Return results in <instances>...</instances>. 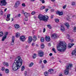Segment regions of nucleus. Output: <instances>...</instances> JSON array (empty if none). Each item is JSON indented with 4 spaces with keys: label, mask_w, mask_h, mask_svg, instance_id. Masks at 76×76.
Wrapping results in <instances>:
<instances>
[{
    "label": "nucleus",
    "mask_w": 76,
    "mask_h": 76,
    "mask_svg": "<svg viewBox=\"0 0 76 76\" xmlns=\"http://www.w3.org/2000/svg\"><path fill=\"white\" fill-rule=\"evenodd\" d=\"M5 72L6 73H8L9 72V70L8 69H5Z\"/></svg>",
    "instance_id": "nucleus-29"
},
{
    "label": "nucleus",
    "mask_w": 76,
    "mask_h": 76,
    "mask_svg": "<svg viewBox=\"0 0 76 76\" xmlns=\"http://www.w3.org/2000/svg\"><path fill=\"white\" fill-rule=\"evenodd\" d=\"M14 27L15 29H18L20 27V26L19 24H16L14 25Z\"/></svg>",
    "instance_id": "nucleus-16"
},
{
    "label": "nucleus",
    "mask_w": 76,
    "mask_h": 76,
    "mask_svg": "<svg viewBox=\"0 0 76 76\" xmlns=\"http://www.w3.org/2000/svg\"><path fill=\"white\" fill-rule=\"evenodd\" d=\"M52 50L54 53H55V54H56V53H57V52H56V49H55V48H53L52 49Z\"/></svg>",
    "instance_id": "nucleus-28"
},
{
    "label": "nucleus",
    "mask_w": 76,
    "mask_h": 76,
    "mask_svg": "<svg viewBox=\"0 0 76 76\" xmlns=\"http://www.w3.org/2000/svg\"><path fill=\"white\" fill-rule=\"evenodd\" d=\"M3 64L4 66H9V63H8L4 62L3 63Z\"/></svg>",
    "instance_id": "nucleus-22"
},
{
    "label": "nucleus",
    "mask_w": 76,
    "mask_h": 76,
    "mask_svg": "<svg viewBox=\"0 0 76 76\" xmlns=\"http://www.w3.org/2000/svg\"><path fill=\"white\" fill-rule=\"evenodd\" d=\"M32 37L31 36H29L28 37V42L29 44L31 43V42H32Z\"/></svg>",
    "instance_id": "nucleus-11"
},
{
    "label": "nucleus",
    "mask_w": 76,
    "mask_h": 76,
    "mask_svg": "<svg viewBox=\"0 0 76 76\" xmlns=\"http://www.w3.org/2000/svg\"><path fill=\"white\" fill-rule=\"evenodd\" d=\"M24 75L25 76H26L27 75V72L26 71H25V72H24Z\"/></svg>",
    "instance_id": "nucleus-49"
},
{
    "label": "nucleus",
    "mask_w": 76,
    "mask_h": 76,
    "mask_svg": "<svg viewBox=\"0 0 76 76\" xmlns=\"http://www.w3.org/2000/svg\"><path fill=\"white\" fill-rule=\"evenodd\" d=\"M69 46H68V47H69V48H70L72 47V46H73V45H75V44L74 43H72V44H70V43H69Z\"/></svg>",
    "instance_id": "nucleus-19"
},
{
    "label": "nucleus",
    "mask_w": 76,
    "mask_h": 76,
    "mask_svg": "<svg viewBox=\"0 0 76 76\" xmlns=\"http://www.w3.org/2000/svg\"><path fill=\"white\" fill-rule=\"evenodd\" d=\"M23 23H24V25H25V24H26V23H25V22H24Z\"/></svg>",
    "instance_id": "nucleus-64"
},
{
    "label": "nucleus",
    "mask_w": 76,
    "mask_h": 76,
    "mask_svg": "<svg viewBox=\"0 0 76 76\" xmlns=\"http://www.w3.org/2000/svg\"><path fill=\"white\" fill-rule=\"evenodd\" d=\"M15 37L16 38H19L20 37V34L19 32H17L16 34Z\"/></svg>",
    "instance_id": "nucleus-18"
},
{
    "label": "nucleus",
    "mask_w": 76,
    "mask_h": 76,
    "mask_svg": "<svg viewBox=\"0 0 76 76\" xmlns=\"http://www.w3.org/2000/svg\"><path fill=\"white\" fill-rule=\"evenodd\" d=\"M44 41H45V39L44 37H42L41 38V39H40V41L42 42H44Z\"/></svg>",
    "instance_id": "nucleus-20"
},
{
    "label": "nucleus",
    "mask_w": 76,
    "mask_h": 76,
    "mask_svg": "<svg viewBox=\"0 0 76 76\" xmlns=\"http://www.w3.org/2000/svg\"><path fill=\"white\" fill-rule=\"evenodd\" d=\"M41 48L42 49H43L44 48V44H42L41 45Z\"/></svg>",
    "instance_id": "nucleus-33"
},
{
    "label": "nucleus",
    "mask_w": 76,
    "mask_h": 76,
    "mask_svg": "<svg viewBox=\"0 0 76 76\" xmlns=\"http://www.w3.org/2000/svg\"><path fill=\"white\" fill-rule=\"evenodd\" d=\"M40 1H42V4L45 3L44 0H39Z\"/></svg>",
    "instance_id": "nucleus-42"
},
{
    "label": "nucleus",
    "mask_w": 76,
    "mask_h": 76,
    "mask_svg": "<svg viewBox=\"0 0 76 76\" xmlns=\"http://www.w3.org/2000/svg\"><path fill=\"white\" fill-rule=\"evenodd\" d=\"M22 60L19 56H17L14 61V64H13L12 69L14 71H16L20 69V66L22 64Z\"/></svg>",
    "instance_id": "nucleus-1"
},
{
    "label": "nucleus",
    "mask_w": 76,
    "mask_h": 76,
    "mask_svg": "<svg viewBox=\"0 0 76 76\" xmlns=\"http://www.w3.org/2000/svg\"><path fill=\"white\" fill-rule=\"evenodd\" d=\"M56 14H57V15H58L59 16H62V15L63 14V12L62 11L60 12L58 11L56 12Z\"/></svg>",
    "instance_id": "nucleus-13"
},
{
    "label": "nucleus",
    "mask_w": 76,
    "mask_h": 76,
    "mask_svg": "<svg viewBox=\"0 0 76 76\" xmlns=\"http://www.w3.org/2000/svg\"><path fill=\"white\" fill-rule=\"evenodd\" d=\"M50 56H53V54L52 53H50L49 54Z\"/></svg>",
    "instance_id": "nucleus-55"
},
{
    "label": "nucleus",
    "mask_w": 76,
    "mask_h": 76,
    "mask_svg": "<svg viewBox=\"0 0 76 76\" xmlns=\"http://www.w3.org/2000/svg\"><path fill=\"white\" fill-rule=\"evenodd\" d=\"M43 63L45 64H46V63H47V60H45L43 61Z\"/></svg>",
    "instance_id": "nucleus-43"
},
{
    "label": "nucleus",
    "mask_w": 76,
    "mask_h": 76,
    "mask_svg": "<svg viewBox=\"0 0 76 76\" xmlns=\"http://www.w3.org/2000/svg\"><path fill=\"white\" fill-rule=\"evenodd\" d=\"M7 38V36H4V37H2V41H4V39H6Z\"/></svg>",
    "instance_id": "nucleus-27"
},
{
    "label": "nucleus",
    "mask_w": 76,
    "mask_h": 76,
    "mask_svg": "<svg viewBox=\"0 0 76 76\" xmlns=\"http://www.w3.org/2000/svg\"><path fill=\"white\" fill-rule=\"evenodd\" d=\"M47 27H48V28H49V29H50L52 28V26H51V25H50V24H48L47 25Z\"/></svg>",
    "instance_id": "nucleus-25"
},
{
    "label": "nucleus",
    "mask_w": 76,
    "mask_h": 76,
    "mask_svg": "<svg viewBox=\"0 0 76 76\" xmlns=\"http://www.w3.org/2000/svg\"><path fill=\"white\" fill-rule=\"evenodd\" d=\"M23 14L24 15L25 18H28L29 15H30V14H28L26 12H24Z\"/></svg>",
    "instance_id": "nucleus-14"
},
{
    "label": "nucleus",
    "mask_w": 76,
    "mask_h": 76,
    "mask_svg": "<svg viewBox=\"0 0 76 76\" xmlns=\"http://www.w3.org/2000/svg\"><path fill=\"white\" fill-rule=\"evenodd\" d=\"M5 68L4 67H2L1 70L2 71H4V70Z\"/></svg>",
    "instance_id": "nucleus-50"
},
{
    "label": "nucleus",
    "mask_w": 76,
    "mask_h": 76,
    "mask_svg": "<svg viewBox=\"0 0 76 76\" xmlns=\"http://www.w3.org/2000/svg\"><path fill=\"white\" fill-rule=\"evenodd\" d=\"M52 18H53V15H52L51 16V19H52Z\"/></svg>",
    "instance_id": "nucleus-60"
},
{
    "label": "nucleus",
    "mask_w": 76,
    "mask_h": 76,
    "mask_svg": "<svg viewBox=\"0 0 76 76\" xmlns=\"http://www.w3.org/2000/svg\"><path fill=\"white\" fill-rule=\"evenodd\" d=\"M52 37H53L54 38H57V35L56 34H54L52 35Z\"/></svg>",
    "instance_id": "nucleus-21"
},
{
    "label": "nucleus",
    "mask_w": 76,
    "mask_h": 76,
    "mask_svg": "<svg viewBox=\"0 0 76 76\" xmlns=\"http://www.w3.org/2000/svg\"><path fill=\"white\" fill-rule=\"evenodd\" d=\"M45 9V7L44 6H42L40 8V9L41 10H43V9Z\"/></svg>",
    "instance_id": "nucleus-36"
},
{
    "label": "nucleus",
    "mask_w": 76,
    "mask_h": 76,
    "mask_svg": "<svg viewBox=\"0 0 76 76\" xmlns=\"http://www.w3.org/2000/svg\"><path fill=\"white\" fill-rule=\"evenodd\" d=\"M10 14H7V18L8 19V18H9V17H10Z\"/></svg>",
    "instance_id": "nucleus-45"
},
{
    "label": "nucleus",
    "mask_w": 76,
    "mask_h": 76,
    "mask_svg": "<svg viewBox=\"0 0 76 76\" xmlns=\"http://www.w3.org/2000/svg\"><path fill=\"white\" fill-rule=\"evenodd\" d=\"M44 75L45 76H48V72L46 71L44 73Z\"/></svg>",
    "instance_id": "nucleus-26"
},
{
    "label": "nucleus",
    "mask_w": 76,
    "mask_h": 76,
    "mask_svg": "<svg viewBox=\"0 0 76 76\" xmlns=\"http://www.w3.org/2000/svg\"><path fill=\"white\" fill-rule=\"evenodd\" d=\"M0 76H3V75L0 73Z\"/></svg>",
    "instance_id": "nucleus-62"
},
{
    "label": "nucleus",
    "mask_w": 76,
    "mask_h": 76,
    "mask_svg": "<svg viewBox=\"0 0 76 76\" xmlns=\"http://www.w3.org/2000/svg\"><path fill=\"white\" fill-rule=\"evenodd\" d=\"M72 6H74V5H75V2H72Z\"/></svg>",
    "instance_id": "nucleus-44"
},
{
    "label": "nucleus",
    "mask_w": 76,
    "mask_h": 76,
    "mask_svg": "<svg viewBox=\"0 0 76 76\" xmlns=\"http://www.w3.org/2000/svg\"><path fill=\"white\" fill-rule=\"evenodd\" d=\"M24 20H25V21H28V18L25 17V18H24Z\"/></svg>",
    "instance_id": "nucleus-46"
},
{
    "label": "nucleus",
    "mask_w": 76,
    "mask_h": 76,
    "mask_svg": "<svg viewBox=\"0 0 76 76\" xmlns=\"http://www.w3.org/2000/svg\"><path fill=\"white\" fill-rule=\"evenodd\" d=\"M45 32V28H44L43 29V33H44Z\"/></svg>",
    "instance_id": "nucleus-54"
},
{
    "label": "nucleus",
    "mask_w": 76,
    "mask_h": 76,
    "mask_svg": "<svg viewBox=\"0 0 76 76\" xmlns=\"http://www.w3.org/2000/svg\"><path fill=\"white\" fill-rule=\"evenodd\" d=\"M38 56L39 57H43V56L44 55V52L42 50H39L38 51Z\"/></svg>",
    "instance_id": "nucleus-5"
},
{
    "label": "nucleus",
    "mask_w": 76,
    "mask_h": 76,
    "mask_svg": "<svg viewBox=\"0 0 76 76\" xmlns=\"http://www.w3.org/2000/svg\"><path fill=\"white\" fill-rule=\"evenodd\" d=\"M56 0H51V1H55Z\"/></svg>",
    "instance_id": "nucleus-61"
},
{
    "label": "nucleus",
    "mask_w": 76,
    "mask_h": 76,
    "mask_svg": "<svg viewBox=\"0 0 76 76\" xmlns=\"http://www.w3.org/2000/svg\"><path fill=\"white\" fill-rule=\"evenodd\" d=\"M20 39L21 41L24 42L26 40V37L24 36H21L20 37Z\"/></svg>",
    "instance_id": "nucleus-7"
},
{
    "label": "nucleus",
    "mask_w": 76,
    "mask_h": 76,
    "mask_svg": "<svg viewBox=\"0 0 76 76\" xmlns=\"http://www.w3.org/2000/svg\"><path fill=\"white\" fill-rule=\"evenodd\" d=\"M25 69V66H23L21 68V71H23Z\"/></svg>",
    "instance_id": "nucleus-35"
},
{
    "label": "nucleus",
    "mask_w": 76,
    "mask_h": 76,
    "mask_svg": "<svg viewBox=\"0 0 76 76\" xmlns=\"http://www.w3.org/2000/svg\"><path fill=\"white\" fill-rule=\"evenodd\" d=\"M22 6L23 7H25L26 5H25V4L24 3H23L22 4Z\"/></svg>",
    "instance_id": "nucleus-47"
},
{
    "label": "nucleus",
    "mask_w": 76,
    "mask_h": 76,
    "mask_svg": "<svg viewBox=\"0 0 76 76\" xmlns=\"http://www.w3.org/2000/svg\"><path fill=\"white\" fill-rule=\"evenodd\" d=\"M48 72L50 74H53L54 73V69H50L48 70Z\"/></svg>",
    "instance_id": "nucleus-10"
},
{
    "label": "nucleus",
    "mask_w": 76,
    "mask_h": 76,
    "mask_svg": "<svg viewBox=\"0 0 76 76\" xmlns=\"http://www.w3.org/2000/svg\"><path fill=\"white\" fill-rule=\"evenodd\" d=\"M60 30L62 32H64V31H65V28H64V26H61Z\"/></svg>",
    "instance_id": "nucleus-17"
},
{
    "label": "nucleus",
    "mask_w": 76,
    "mask_h": 76,
    "mask_svg": "<svg viewBox=\"0 0 76 76\" xmlns=\"http://www.w3.org/2000/svg\"><path fill=\"white\" fill-rule=\"evenodd\" d=\"M48 46L50 47V46H51V44L50 43H49L48 44Z\"/></svg>",
    "instance_id": "nucleus-56"
},
{
    "label": "nucleus",
    "mask_w": 76,
    "mask_h": 76,
    "mask_svg": "<svg viewBox=\"0 0 76 76\" xmlns=\"http://www.w3.org/2000/svg\"><path fill=\"white\" fill-rule=\"evenodd\" d=\"M73 67V65L72 64H69L68 65L67 67H66V69L64 70V75H67L69 73V69H71V67Z\"/></svg>",
    "instance_id": "nucleus-4"
},
{
    "label": "nucleus",
    "mask_w": 76,
    "mask_h": 76,
    "mask_svg": "<svg viewBox=\"0 0 76 76\" xmlns=\"http://www.w3.org/2000/svg\"><path fill=\"white\" fill-rule=\"evenodd\" d=\"M55 20L56 22H59V20L58 19H55Z\"/></svg>",
    "instance_id": "nucleus-37"
},
{
    "label": "nucleus",
    "mask_w": 76,
    "mask_h": 76,
    "mask_svg": "<svg viewBox=\"0 0 76 76\" xmlns=\"http://www.w3.org/2000/svg\"><path fill=\"white\" fill-rule=\"evenodd\" d=\"M38 18L40 20H43L44 22H47L48 20V16H44L40 14L38 15Z\"/></svg>",
    "instance_id": "nucleus-3"
},
{
    "label": "nucleus",
    "mask_w": 76,
    "mask_h": 76,
    "mask_svg": "<svg viewBox=\"0 0 76 76\" xmlns=\"http://www.w3.org/2000/svg\"><path fill=\"white\" fill-rule=\"evenodd\" d=\"M20 4V2L19 1H16L15 3V4L14 6V7L16 8H17V7H18L19 4Z\"/></svg>",
    "instance_id": "nucleus-12"
},
{
    "label": "nucleus",
    "mask_w": 76,
    "mask_h": 76,
    "mask_svg": "<svg viewBox=\"0 0 76 76\" xmlns=\"http://www.w3.org/2000/svg\"><path fill=\"white\" fill-rule=\"evenodd\" d=\"M20 14H19L18 16H17V17L18 18H20Z\"/></svg>",
    "instance_id": "nucleus-51"
},
{
    "label": "nucleus",
    "mask_w": 76,
    "mask_h": 76,
    "mask_svg": "<svg viewBox=\"0 0 76 76\" xmlns=\"http://www.w3.org/2000/svg\"><path fill=\"white\" fill-rule=\"evenodd\" d=\"M67 48V45L65 42L61 41L57 47V49L59 52L64 51Z\"/></svg>",
    "instance_id": "nucleus-2"
},
{
    "label": "nucleus",
    "mask_w": 76,
    "mask_h": 76,
    "mask_svg": "<svg viewBox=\"0 0 76 76\" xmlns=\"http://www.w3.org/2000/svg\"><path fill=\"white\" fill-rule=\"evenodd\" d=\"M10 20V18L8 17V18H7V17L6 18V20L7 21H9Z\"/></svg>",
    "instance_id": "nucleus-32"
},
{
    "label": "nucleus",
    "mask_w": 76,
    "mask_h": 76,
    "mask_svg": "<svg viewBox=\"0 0 76 76\" xmlns=\"http://www.w3.org/2000/svg\"><path fill=\"white\" fill-rule=\"evenodd\" d=\"M6 10H7V8H5V9H4V12H6Z\"/></svg>",
    "instance_id": "nucleus-58"
},
{
    "label": "nucleus",
    "mask_w": 76,
    "mask_h": 76,
    "mask_svg": "<svg viewBox=\"0 0 76 76\" xmlns=\"http://www.w3.org/2000/svg\"><path fill=\"white\" fill-rule=\"evenodd\" d=\"M3 35V33L2 31L0 32V37H2Z\"/></svg>",
    "instance_id": "nucleus-30"
},
{
    "label": "nucleus",
    "mask_w": 76,
    "mask_h": 76,
    "mask_svg": "<svg viewBox=\"0 0 76 76\" xmlns=\"http://www.w3.org/2000/svg\"><path fill=\"white\" fill-rule=\"evenodd\" d=\"M8 35V32H6L5 33L4 36L5 37H7V35Z\"/></svg>",
    "instance_id": "nucleus-41"
},
{
    "label": "nucleus",
    "mask_w": 76,
    "mask_h": 76,
    "mask_svg": "<svg viewBox=\"0 0 76 76\" xmlns=\"http://www.w3.org/2000/svg\"><path fill=\"white\" fill-rule=\"evenodd\" d=\"M64 25L67 27V29H69L70 27V25L68 23H64Z\"/></svg>",
    "instance_id": "nucleus-15"
},
{
    "label": "nucleus",
    "mask_w": 76,
    "mask_h": 76,
    "mask_svg": "<svg viewBox=\"0 0 76 76\" xmlns=\"http://www.w3.org/2000/svg\"><path fill=\"white\" fill-rule=\"evenodd\" d=\"M35 13H36V12H35L34 11L32 12L31 13V15H35Z\"/></svg>",
    "instance_id": "nucleus-39"
},
{
    "label": "nucleus",
    "mask_w": 76,
    "mask_h": 76,
    "mask_svg": "<svg viewBox=\"0 0 76 76\" xmlns=\"http://www.w3.org/2000/svg\"><path fill=\"white\" fill-rule=\"evenodd\" d=\"M7 4L6 0H2L0 1V6H6Z\"/></svg>",
    "instance_id": "nucleus-6"
},
{
    "label": "nucleus",
    "mask_w": 76,
    "mask_h": 76,
    "mask_svg": "<svg viewBox=\"0 0 76 76\" xmlns=\"http://www.w3.org/2000/svg\"><path fill=\"white\" fill-rule=\"evenodd\" d=\"M48 8H46V9H45V12H47V11H48Z\"/></svg>",
    "instance_id": "nucleus-52"
},
{
    "label": "nucleus",
    "mask_w": 76,
    "mask_h": 76,
    "mask_svg": "<svg viewBox=\"0 0 76 76\" xmlns=\"http://www.w3.org/2000/svg\"><path fill=\"white\" fill-rule=\"evenodd\" d=\"M34 65V63L33 62H31L29 65V67H32Z\"/></svg>",
    "instance_id": "nucleus-31"
},
{
    "label": "nucleus",
    "mask_w": 76,
    "mask_h": 76,
    "mask_svg": "<svg viewBox=\"0 0 76 76\" xmlns=\"http://www.w3.org/2000/svg\"><path fill=\"white\" fill-rule=\"evenodd\" d=\"M66 37L69 39H70V35L67 34Z\"/></svg>",
    "instance_id": "nucleus-38"
},
{
    "label": "nucleus",
    "mask_w": 76,
    "mask_h": 76,
    "mask_svg": "<svg viewBox=\"0 0 76 76\" xmlns=\"http://www.w3.org/2000/svg\"><path fill=\"white\" fill-rule=\"evenodd\" d=\"M70 40H71V42H73V39H70Z\"/></svg>",
    "instance_id": "nucleus-57"
},
{
    "label": "nucleus",
    "mask_w": 76,
    "mask_h": 76,
    "mask_svg": "<svg viewBox=\"0 0 76 76\" xmlns=\"http://www.w3.org/2000/svg\"><path fill=\"white\" fill-rule=\"evenodd\" d=\"M14 20V19H13V18H12L11 22H12V21H13V20Z\"/></svg>",
    "instance_id": "nucleus-59"
},
{
    "label": "nucleus",
    "mask_w": 76,
    "mask_h": 76,
    "mask_svg": "<svg viewBox=\"0 0 76 76\" xmlns=\"http://www.w3.org/2000/svg\"><path fill=\"white\" fill-rule=\"evenodd\" d=\"M76 30V27L75 26L74 28V29L73 30V32H76V30Z\"/></svg>",
    "instance_id": "nucleus-34"
},
{
    "label": "nucleus",
    "mask_w": 76,
    "mask_h": 76,
    "mask_svg": "<svg viewBox=\"0 0 76 76\" xmlns=\"http://www.w3.org/2000/svg\"><path fill=\"white\" fill-rule=\"evenodd\" d=\"M31 1H34L35 0H30Z\"/></svg>",
    "instance_id": "nucleus-63"
},
{
    "label": "nucleus",
    "mask_w": 76,
    "mask_h": 76,
    "mask_svg": "<svg viewBox=\"0 0 76 76\" xmlns=\"http://www.w3.org/2000/svg\"><path fill=\"white\" fill-rule=\"evenodd\" d=\"M15 44V36H12V41L11 43V45H13Z\"/></svg>",
    "instance_id": "nucleus-8"
},
{
    "label": "nucleus",
    "mask_w": 76,
    "mask_h": 76,
    "mask_svg": "<svg viewBox=\"0 0 76 76\" xmlns=\"http://www.w3.org/2000/svg\"><path fill=\"white\" fill-rule=\"evenodd\" d=\"M66 4L64 5L63 7V9H66Z\"/></svg>",
    "instance_id": "nucleus-48"
},
{
    "label": "nucleus",
    "mask_w": 76,
    "mask_h": 76,
    "mask_svg": "<svg viewBox=\"0 0 76 76\" xmlns=\"http://www.w3.org/2000/svg\"><path fill=\"white\" fill-rule=\"evenodd\" d=\"M37 57V55L35 53H34L33 55V58H34V59L36 57Z\"/></svg>",
    "instance_id": "nucleus-23"
},
{
    "label": "nucleus",
    "mask_w": 76,
    "mask_h": 76,
    "mask_svg": "<svg viewBox=\"0 0 76 76\" xmlns=\"http://www.w3.org/2000/svg\"><path fill=\"white\" fill-rule=\"evenodd\" d=\"M0 13H1V15H3V11H2V10H1V11H0Z\"/></svg>",
    "instance_id": "nucleus-40"
},
{
    "label": "nucleus",
    "mask_w": 76,
    "mask_h": 76,
    "mask_svg": "<svg viewBox=\"0 0 76 76\" xmlns=\"http://www.w3.org/2000/svg\"><path fill=\"white\" fill-rule=\"evenodd\" d=\"M37 36H34L33 37V41H36V40H37Z\"/></svg>",
    "instance_id": "nucleus-24"
},
{
    "label": "nucleus",
    "mask_w": 76,
    "mask_h": 76,
    "mask_svg": "<svg viewBox=\"0 0 76 76\" xmlns=\"http://www.w3.org/2000/svg\"><path fill=\"white\" fill-rule=\"evenodd\" d=\"M35 45V43H33L31 45V46H34Z\"/></svg>",
    "instance_id": "nucleus-53"
},
{
    "label": "nucleus",
    "mask_w": 76,
    "mask_h": 76,
    "mask_svg": "<svg viewBox=\"0 0 76 76\" xmlns=\"http://www.w3.org/2000/svg\"><path fill=\"white\" fill-rule=\"evenodd\" d=\"M45 39L46 41H47V42H49V41H51V39L50 38V37L48 36H46V37H45Z\"/></svg>",
    "instance_id": "nucleus-9"
}]
</instances>
